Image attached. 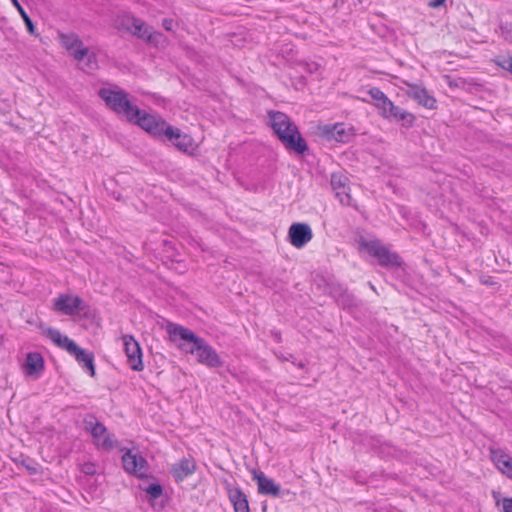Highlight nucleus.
<instances>
[{
    "instance_id": "13",
    "label": "nucleus",
    "mask_w": 512,
    "mask_h": 512,
    "mask_svg": "<svg viewBox=\"0 0 512 512\" xmlns=\"http://www.w3.org/2000/svg\"><path fill=\"white\" fill-rule=\"evenodd\" d=\"M313 237L311 227L306 223H293L289 227L288 238L296 248L304 247Z\"/></svg>"
},
{
    "instance_id": "41",
    "label": "nucleus",
    "mask_w": 512,
    "mask_h": 512,
    "mask_svg": "<svg viewBox=\"0 0 512 512\" xmlns=\"http://www.w3.org/2000/svg\"><path fill=\"white\" fill-rule=\"evenodd\" d=\"M312 66L314 67V69H317V64H312Z\"/></svg>"
},
{
    "instance_id": "29",
    "label": "nucleus",
    "mask_w": 512,
    "mask_h": 512,
    "mask_svg": "<svg viewBox=\"0 0 512 512\" xmlns=\"http://www.w3.org/2000/svg\"><path fill=\"white\" fill-rule=\"evenodd\" d=\"M77 347L78 345L72 339L66 335H62V341L60 345L61 349H65L69 354H71L74 350H76Z\"/></svg>"
},
{
    "instance_id": "36",
    "label": "nucleus",
    "mask_w": 512,
    "mask_h": 512,
    "mask_svg": "<svg viewBox=\"0 0 512 512\" xmlns=\"http://www.w3.org/2000/svg\"><path fill=\"white\" fill-rule=\"evenodd\" d=\"M502 508L503 512H512V497L503 499Z\"/></svg>"
},
{
    "instance_id": "37",
    "label": "nucleus",
    "mask_w": 512,
    "mask_h": 512,
    "mask_svg": "<svg viewBox=\"0 0 512 512\" xmlns=\"http://www.w3.org/2000/svg\"><path fill=\"white\" fill-rule=\"evenodd\" d=\"M174 21L172 19L165 18L162 21V26L165 30L171 31L173 29Z\"/></svg>"
},
{
    "instance_id": "35",
    "label": "nucleus",
    "mask_w": 512,
    "mask_h": 512,
    "mask_svg": "<svg viewBox=\"0 0 512 512\" xmlns=\"http://www.w3.org/2000/svg\"><path fill=\"white\" fill-rule=\"evenodd\" d=\"M498 65L512 74V57L503 58L498 62Z\"/></svg>"
},
{
    "instance_id": "20",
    "label": "nucleus",
    "mask_w": 512,
    "mask_h": 512,
    "mask_svg": "<svg viewBox=\"0 0 512 512\" xmlns=\"http://www.w3.org/2000/svg\"><path fill=\"white\" fill-rule=\"evenodd\" d=\"M28 376L38 378L44 371V358L39 352H30L26 355L24 364Z\"/></svg>"
},
{
    "instance_id": "6",
    "label": "nucleus",
    "mask_w": 512,
    "mask_h": 512,
    "mask_svg": "<svg viewBox=\"0 0 512 512\" xmlns=\"http://www.w3.org/2000/svg\"><path fill=\"white\" fill-rule=\"evenodd\" d=\"M367 252L377 258L378 263L382 267L400 266L399 256L396 253L390 252L379 241L372 240L364 244Z\"/></svg>"
},
{
    "instance_id": "22",
    "label": "nucleus",
    "mask_w": 512,
    "mask_h": 512,
    "mask_svg": "<svg viewBox=\"0 0 512 512\" xmlns=\"http://www.w3.org/2000/svg\"><path fill=\"white\" fill-rule=\"evenodd\" d=\"M228 496L235 512H250L247 496L240 488L229 489Z\"/></svg>"
},
{
    "instance_id": "30",
    "label": "nucleus",
    "mask_w": 512,
    "mask_h": 512,
    "mask_svg": "<svg viewBox=\"0 0 512 512\" xmlns=\"http://www.w3.org/2000/svg\"><path fill=\"white\" fill-rule=\"evenodd\" d=\"M163 37L162 33L157 31H152V29L149 30L146 37L143 39L147 43L157 45L159 43V40Z\"/></svg>"
},
{
    "instance_id": "10",
    "label": "nucleus",
    "mask_w": 512,
    "mask_h": 512,
    "mask_svg": "<svg viewBox=\"0 0 512 512\" xmlns=\"http://www.w3.org/2000/svg\"><path fill=\"white\" fill-rule=\"evenodd\" d=\"M123 344L127 356V363L134 371H142L144 368L142 361V350L139 343L131 335L123 336Z\"/></svg>"
},
{
    "instance_id": "17",
    "label": "nucleus",
    "mask_w": 512,
    "mask_h": 512,
    "mask_svg": "<svg viewBox=\"0 0 512 512\" xmlns=\"http://www.w3.org/2000/svg\"><path fill=\"white\" fill-rule=\"evenodd\" d=\"M167 140H169L177 149L180 151L186 152L190 148L192 144V139L187 134L182 133V131L176 127L171 125H167L164 135Z\"/></svg>"
},
{
    "instance_id": "4",
    "label": "nucleus",
    "mask_w": 512,
    "mask_h": 512,
    "mask_svg": "<svg viewBox=\"0 0 512 512\" xmlns=\"http://www.w3.org/2000/svg\"><path fill=\"white\" fill-rule=\"evenodd\" d=\"M129 123L139 126L144 131L157 138L163 137L168 125L162 117L155 114H149L141 109L140 114Z\"/></svg>"
},
{
    "instance_id": "1",
    "label": "nucleus",
    "mask_w": 512,
    "mask_h": 512,
    "mask_svg": "<svg viewBox=\"0 0 512 512\" xmlns=\"http://www.w3.org/2000/svg\"><path fill=\"white\" fill-rule=\"evenodd\" d=\"M167 332L171 341L178 342V348L185 353L196 356L197 361L210 368L222 367L224 362L216 350L204 339L197 336L192 330L184 326L170 323Z\"/></svg>"
},
{
    "instance_id": "21",
    "label": "nucleus",
    "mask_w": 512,
    "mask_h": 512,
    "mask_svg": "<svg viewBox=\"0 0 512 512\" xmlns=\"http://www.w3.org/2000/svg\"><path fill=\"white\" fill-rule=\"evenodd\" d=\"M70 355H73L78 362V364L85 370L89 372L91 376L95 375V366H94V355L93 353L82 349L81 347H77Z\"/></svg>"
},
{
    "instance_id": "18",
    "label": "nucleus",
    "mask_w": 512,
    "mask_h": 512,
    "mask_svg": "<svg viewBox=\"0 0 512 512\" xmlns=\"http://www.w3.org/2000/svg\"><path fill=\"white\" fill-rule=\"evenodd\" d=\"M325 134L329 139L347 143L354 137V129L344 123H336L333 126L327 127Z\"/></svg>"
},
{
    "instance_id": "23",
    "label": "nucleus",
    "mask_w": 512,
    "mask_h": 512,
    "mask_svg": "<svg viewBox=\"0 0 512 512\" xmlns=\"http://www.w3.org/2000/svg\"><path fill=\"white\" fill-rule=\"evenodd\" d=\"M12 461L16 465H21L22 467H24L30 476L41 473L40 464L36 462L34 459L30 458L29 456L21 454L18 457L12 458Z\"/></svg>"
},
{
    "instance_id": "38",
    "label": "nucleus",
    "mask_w": 512,
    "mask_h": 512,
    "mask_svg": "<svg viewBox=\"0 0 512 512\" xmlns=\"http://www.w3.org/2000/svg\"><path fill=\"white\" fill-rule=\"evenodd\" d=\"M445 2L446 0H432L429 2V7L436 9L443 6Z\"/></svg>"
},
{
    "instance_id": "8",
    "label": "nucleus",
    "mask_w": 512,
    "mask_h": 512,
    "mask_svg": "<svg viewBox=\"0 0 512 512\" xmlns=\"http://www.w3.org/2000/svg\"><path fill=\"white\" fill-rule=\"evenodd\" d=\"M379 114L390 122L401 123L403 127L410 128L414 125L415 116L395 105L391 100L388 101L387 106L383 108Z\"/></svg>"
},
{
    "instance_id": "7",
    "label": "nucleus",
    "mask_w": 512,
    "mask_h": 512,
    "mask_svg": "<svg viewBox=\"0 0 512 512\" xmlns=\"http://www.w3.org/2000/svg\"><path fill=\"white\" fill-rule=\"evenodd\" d=\"M123 469L138 478H145L148 471V463L140 454H134L130 449H126L122 455Z\"/></svg>"
},
{
    "instance_id": "40",
    "label": "nucleus",
    "mask_w": 512,
    "mask_h": 512,
    "mask_svg": "<svg viewBox=\"0 0 512 512\" xmlns=\"http://www.w3.org/2000/svg\"><path fill=\"white\" fill-rule=\"evenodd\" d=\"M299 368H304V364L302 362H299L298 364H296Z\"/></svg>"
},
{
    "instance_id": "31",
    "label": "nucleus",
    "mask_w": 512,
    "mask_h": 512,
    "mask_svg": "<svg viewBox=\"0 0 512 512\" xmlns=\"http://www.w3.org/2000/svg\"><path fill=\"white\" fill-rule=\"evenodd\" d=\"M500 29H501L502 37L506 41L512 43V25L508 24V23H501L500 24Z\"/></svg>"
},
{
    "instance_id": "26",
    "label": "nucleus",
    "mask_w": 512,
    "mask_h": 512,
    "mask_svg": "<svg viewBox=\"0 0 512 512\" xmlns=\"http://www.w3.org/2000/svg\"><path fill=\"white\" fill-rule=\"evenodd\" d=\"M13 5L17 8V10L19 11L24 23H25V26L27 28V31L31 34V35H37L36 33V28L34 26V23L33 21L31 20V18L29 17V15L26 13V11L23 9V7L21 6V4L19 3L18 0H11Z\"/></svg>"
},
{
    "instance_id": "5",
    "label": "nucleus",
    "mask_w": 512,
    "mask_h": 512,
    "mask_svg": "<svg viewBox=\"0 0 512 512\" xmlns=\"http://www.w3.org/2000/svg\"><path fill=\"white\" fill-rule=\"evenodd\" d=\"M86 429L90 430L94 444L99 449L110 451L119 445L114 434L109 433L107 428L100 422L92 423L91 421H86Z\"/></svg>"
},
{
    "instance_id": "9",
    "label": "nucleus",
    "mask_w": 512,
    "mask_h": 512,
    "mask_svg": "<svg viewBox=\"0 0 512 512\" xmlns=\"http://www.w3.org/2000/svg\"><path fill=\"white\" fill-rule=\"evenodd\" d=\"M53 308L63 315L72 316L83 309V300L76 295L60 294L53 300Z\"/></svg>"
},
{
    "instance_id": "28",
    "label": "nucleus",
    "mask_w": 512,
    "mask_h": 512,
    "mask_svg": "<svg viewBox=\"0 0 512 512\" xmlns=\"http://www.w3.org/2000/svg\"><path fill=\"white\" fill-rule=\"evenodd\" d=\"M144 491L149 495L152 499L159 498L163 493V488L159 483H151L149 484Z\"/></svg>"
},
{
    "instance_id": "27",
    "label": "nucleus",
    "mask_w": 512,
    "mask_h": 512,
    "mask_svg": "<svg viewBox=\"0 0 512 512\" xmlns=\"http://www.w3.org/2000/svg\"><path fill=\"white\" fill-rule=\"evenodd\" d=\"M45 336L49 338L56 346L60 348L62 341V334L59 330L55 328H47L44 332Z\"/></svg>"
},
{
    "instance_id": "19",
    "label": "nucleus",
    "mask_w": 512,
    "mask_h": 512,
    "mask_svg": "<svg viewBox=\"0 0 512 512\" xmlns=\"http://www.w3.org/2000/svg\"><path fill=\"white\" fill-rule=\"evenodd\" d=\"M339 306L350 309L357 306L356 297L340 284L333 285L330 290Z\"/></svg>"
},
{
    "instance_id": "3",
    "label": "nucleus",
    "mask_w": 512,
    "mask_h": 512,
    "mask_svg": "<svg viewBox=\"0 0 512 512\" xmlns=\"http://www.w3.org/2000/svg\"><path fill=\"white\" fill-rule=\"evenodd\" d=\"M98 96L112 112L124 118L127 122L140 114V108L133 102L134 98L117 85L100 88Z\"/></svg>"
},
{
    "instance_id": "32",
    "label": "nucleus",
    "mask_w": 512,
    "mask_h": 512,
    "mask_svg": "<svg viewBox=\"0 0 512 512\" xmlns=\"http://www.w3.org/2000/svg\"><path fill=\"white\" fill-rule=\"evenodd\" d=\"M128 17H134V16L130 15V14H125V15L121 16L118 20V27L125 29L126 31L131 33V31H133V27L131 25V22L126 20V18H128Z\"/></svg>"
},
{
    "instance_id": "12",
    "label": "nucleus",
    "mask_w": 512,
    "mask_h": 512,
    "mask_svg": "<svg viewBox=\"0 0 512 512\" xmlns=\"http://www.w3.org/2000/svg\"><path fill=\"white\" fill-rule=\"evenodd\" d=\"M349 179L342 172H334L331 174L330 185L335 192V196L344 205H351L350 188L348 186Z\"/></svg>"
},
{
    "instance_id": "42",
    "label": "nucleus",
    "mask_w": 512,
    "mask_h": 512,
    "mask_svg": "<svg viewBox=\"0 0 512 512\" xmlns=\"http://www.w3.org/2000/svg\"><path fill=\"white\" fill-rule=\"evenodd\" d=\"M509 388H510V389H511V391H512V385H510V386H509Z\"/></svg>"
},
{
    "instance_id": "16",
    "label": "nucleus",
    "mask_w": 512,
    "mask_h": 512,
    "mask_svg": "<svg viewBox=\"0 0 512 512\" xmlns=\"http://www.w3.org/2000/svg\"><path fill=\"white\" fill-rule=\"evenodd\" d=\"M62 45L69 51L77 61H82L88 55V48L83 46L80 38L75 34H61Z\"/></svg>"
},
{
    "instance_id": "2",
    "label": "nucleus",
    "mask_w": 512,
    "mask_h": 512,
    "mask_svg": "<svg viewBox=\"0 0 512 512\" xmlns=\"http://www.w3.org/2000/svg\"><path fill=\"white\" fill-rule=\"evenodd\" d=\"M270 126L285 148L297 154L308 151V145L301 136L298 127L289 116L280 111H268Z\"/></svg>"
},
{
    "instance_id": "15",
    "label": "nucleus",
    "mask_w": 512,
    "mask_h": 512,
    "mask_svg": "<svg viewBox=\"0 0 512 512\" xmlns=\"http://www.w3.org/2000/svg\"><path fill=\"white\" fill-rule=\"evenodd\" d=\"M197 469L195 460L192 457H184L174 463L170 469V473L174 480L179 483L192 475Z\"/></svg>"
},
{
    "instance_id": "25",
    "label": "nucleus",
    "mask_w": 512,
    "mask_h": 512,
    "mask_svg": "<svg viewBox=\"0 0 512 512\" xmlns=\"http://www.w3.org/2000/svg\"><path fill=\"white\" fill-rule=\"evenodd\" d=\"M368 94L375 101V106L380 112L385 106H387L388 101L390 100L386 94L380 90L378 87H372L369 89Z\"/></svg>"
},
{
    "instance_id": "33",
    "label": "nucleus",
    "mask_w": 512,
    "mask_h": 512,
    "mask_svg": "<svg viewBox=\"0 0 512 512\" xmlns=\"http://www.w3.org/2000/svg\"><path fill=\"white\" fill-rule=\"evenodd\" d=\"M81 471H82L85 475L93 476V475H95V474H96V472H97L96 465H95L93 462H85V463L81 466Z\"/></svg>"
},
{
    "instance_id": "24",
    "label": "nucleus",
    "mask_w": 512,
    "mask_h": 512,
    "mask_svg": "<svg viewBox=\"0 0 512 512\" xmlns=\"http://www.w3.org/2000/svg\"><path fill=\"white\" fill-rule=\"evenodd\" d=\"M126 20L131 22V25L133 27V31H131V34L139 39H144L149 30L151 29L144 21L137 17H128L126 18Z\"/></svg>"
},
{
    "instance_id": "11",
    "label": "nucleus",
    "mask_w": 512,
    "mask_h": 512,
    "mask_svg": "<svg viewBox=\"0 0 512 512\" xmlns=\"http://www.w3.org/2000/svg\"><path fill=\"white\" fill-rule=\"evenodd\" d=\"M407 86L406 95L413 99L418 105L423 106L427 109H436V99L432 96L428 90L420 84L416 83H405Z\"/></svg>"
},
{
    "instance_id": "39",
    "label": "nucleus",
    "mask_w": 512,
    "mask_h": 512,
    "mask_svg": "<svg viewBox=\"0 0 512 512\" xmlns=\"http://www.w3.org/2000/svg\"><path fill=\"white\" fill-rule=\"evenodd\" d=\"M493 454H494V457H493V458H494V460L497 462V464H498L499 468H500V469H503L501 466L503 465V462H505V460H504V458H503V455H504V454H503V453H502V454H500V456H499V457H497V456H496V453H495V452H493Z\"/></svg>"
},
{
    "instance_id": "14",
    "label": "nucleus",
    "mask_w": 512,
    "mask_h": 512,
    "mask_svg": "<svg viewBox=\"0 0 512 512\" xmlns=\"http://www.w3.org/2000/svg\"><path fill=\"white\" fill-rule=\"evenodd\" d=\"M253 479L257 481L258 492L263 495H270L273 497H281L284 494H290L289 490L281 491V488L271 478L265 476L262 471H253Z\"/></svg>"
},
{
    "instance_id": "34",
    "label": "nucleus",
    "mask_w": 512,
    "mask_h": 512,
    "mask_svg": "<svg viewBox=\"0 0 512 512\" xmlns=\"http://www.w3.org/2000/svg\"><path fill=\"white\" fill-rule=\"evenodd\" d=\"M503 458L505 462H503V465L501 467L505 468L503 469V472L507 474L509 478L512 479V458L508 455H503Z\"/></svg>"
}]
</instances>
